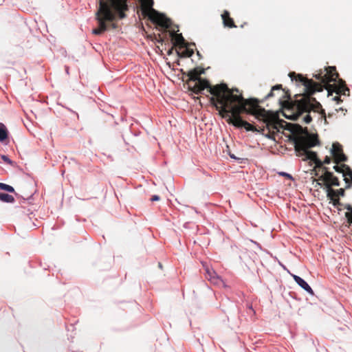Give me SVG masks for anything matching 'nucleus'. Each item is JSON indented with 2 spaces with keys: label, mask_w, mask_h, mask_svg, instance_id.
<instances>
[{
  "label": "nucleus",
  "mask_w": 352,
  "mask_h": 352,
  "mask_svg": "<svg viewBox=\"0 0 352 352\" xmlns=\"http://www.w3.org/2000/svg\"><path fill=\"white\" fill-rule=\"evenodd\" d=\"M211 93L210 104L219 111L222 118H228V123L237 128L243 127L248 131H258L254 126L241 118V114L245 113L254 116L265 124L266 136L269 138L274 139L275 133L279 132L280 129H284L286 122L280 120L277 113L261 107L258 99H245L237 89H230L226 84L221 83L212 89Z\"/></svg>",
  "instance_id": "nucleus-1"
},
{
  "label": "nucleus",
  "mask_w": 352,
  "mask_h": 352,
  "mask_svg": "<svg viewBox=\"0 0 352 352\" xmlns=\"http://www.w3.org/2000/svg\"><path fill=\"white\" fill-rule=\"evenodd\" d=\"M289 76L292 80H295L296 82H301L304 86V92L296 94L294 100H290L289 96L287 95L289 100L282 102L283 116L292 120H296L303 113H307L303 118V121L305 123L309 124L312 121V118L309 114L311 111L325 115L321 104L313 97L316 92H320L326 89L329 95L331 94L333 91L337 94L349 95V89L342 79H338V84H329L331 82H336L339 76L335 67H326L324 73L320 72L318 74H314V77L320 80L319 82L309 79L302 74H296L295 72H290Z\"/></svg>",
  "instance_id": "nucleus-2"
},
{
  "label": "nucleus",
  "mask_w": 352,
  "mask_h": 352,
  "mask_svg": "<svg viewBox=\"0 0 352 352\" xmlns=\"http://www.w3.org/2000/svg\"><path fill=\"white\" fill-rule=\"evenodd\" d=\"M128 10L126 0H100L99 8L96 12V20L98 28L94 29L92 33L96 35L101 34L107 30V22L111 23L112 28L116 25L113 23L117 16L124 19L126 16L124 12Z\"/></svg>",
  "instance_id": "nucleus-3"
},
{
  "label": "nucleus",
  "mask_w": 352,
  "mask_h": 352,
  "mask_svg": "<svg viewBox=\"0 0 352 352\" xmlns=\"http://www.w3.org/2000/svg\"><path fill=\"white\" fill-rule=\"evenodd\" d=\"M303 135H300L296 137L294 140L295 151L298 153V155H304V160H309L315 164V169H322L324 173V168L326 166H322V161L318 157L317 153L314 151H309V149L317 145H320V140L318 134L310 133L308 132L307 128L302 129Z\"/></svg>",
  "instance_id": "nucleus-4"
},
{
  "label": "nucleus",
  "mask_w": 352,
  "mask_h": 352,
  "mask_svg": "<svg viewBox=\"0 0 352 352\" xmlns=\"http://www.w3.org/2000/svg\"><path fill=\"white\" fill-rule=\"evenodd\" d=\"M153 0H141V10L142 15L147 16L153 23L165 30L171 25V21L164 14L155 10L153 6Z\"/></svg>",
  "instance_id": "nucleus-5"
},
{
  "label": "nucleus",
  "mask_w": 352,
  "mask_h": 352,
  "mask_svg": "<svg viewBox=\"0 0 352 352\" xmlns=\"http://www.w3.org/2000/svg\"><path fill=\"white\" fill-rule=\"evenodd\" d=\"M204 72L205 69L199 67H197L189 71L187 74L188 76L187 84L188 85L189 89L196 94H199L201 91L207 88L208 89L209 93L212 96L211 89L217 85L211 86L207 80L201 78L200 76L204 74Z\"/></svg>",
  "instance_id": "nucleus-6"
},
{
  "label": "nucleus",
  "mask_w": 352,
  "mask_h": 352,
  "mask_svg": "<svg viewBox=\"0 0 352 352\" xmlns=\"http://www.w3.org/2000/svg\"><path fill=\"white\" fill-rule=\"evenodd\" d=\"M324 173L319 177L318 180L323 182L327 188V197L333 201L334 204H336L339 202V197L344 196V189L333 190L332 186H340L339 179L333 175V173L328 170V168H324Z\"/></svg>",
  "instance_id": "nucleus-7"
},
{
  "label": "nucleus",
  "mask_w": 352,
  "mask_h": 352,
  "mask_svg": "<svg viewBox=\"0 0 352 352\" xmlns=\"http://www.w3.org/2000/svg\"><path fill=\"white\" fill-rule=\"evenodd\" d=\"M333 169L337 172L342 174L344 180L346 183V188L352 186V169L346 164L336 165Z\"/></svg>",
  "instance_id": "nucleus-8"
},
{
  "label": "nucleus",
  "mask_w": 352,
  "mask_h": 352,
  "mask_svg": "<svg viewBox=\"0 0 352 352\" xmlns=\"http://www.w3.org/2000/svg\"><path fill=\"white\" fill-rule=\"evenodd\" d=\"M331 153L334 163L337 165L340 162H344L347 160L346 156L343 153L342 146L338 142L333 144Z\"/></svg>",
  "instance_id": "nucleus-9"
},
{
  "label": "nucleus",
  "mask_w": 352,
  "mask_h": 352,
  "mask_svg": "<svg viewBox=\"0 0 352 352\" xmlns=\"http://www.w3.org/2000/svg\"><path fill=\"white\" fill-rule=\"evenodd\" d=\"M170 36L173 42L174 46H178L179 48L186 47V42L182 34H177L174 31L169 32Z\"/></svg>",
  "instance_id": "nucleus-10"
},
{
  "label": "nucleus",
  "mask_w": 352,
  "mask_h": 352,
  "mask_svg": "<svg viewBox=\"0 0 352 352\" xmlns=\"http://www.w3.org/2000/svg\"><path fill=\"white\" fill-rule=\"evenodd\" d=\"M221 19L223 21V24L224 27L228 28H236L234 20L230 17V12L228 10H224L221 14Z\"/></svg>",
  "instance_id": "nucleus-11"
},
{
  "label": "nucleus",
  "mask_w": 352,
  "mask_h": 352,
  "mask_svg": "<svg viewBox=\"0 0 352 352\" xmlns=\"http://www.w3.org/2000/svg\"><path fill=\"white\" fill-rule=\"evenodd\" d=\"M293 278L296 281V283L300 286L302 289H304L309 294L314 295V291L311 288V287L307 284V283L302 278L296 275H292Z\"/></svg>",
  "instance_id": "nucleus-12"
},
{
  "label": "nucleus",
  "mask_w": 352,
  "mask_h": 352,
  "mask_svg": "<svg viewBox=\"0 0 352 352\" xmlns=\"http://www.w3.org/2000/svg\"><path fill=\"white\" fill-rule=\"evenodd\" d=\"M190 45H192L194 46L195 45V43H191V44L186 43V47H184L186 49L182 52L180 53V52H177L179 56L182 57V58H186V57H190L193 55L194 51H193V49L189 48L188 46Z\"/></svg>",
  "instance_id": "nucleus-13"
},
{
  "label": "nucleus",
  "mask_w": 352,
  "mask_h": 352,
  "mask_svg": "<svg viewBox=\"0 0 352 352\" xmlns=\"http://www.w3.org/2000/svg\"><path fill=\"white\" fill-rule=\"evenodd\" d=\"M208 280L213 285H217V286H223L226 287V284L223 283L221 278L217 274V273L214 274V276H212L210 278H208Z\"/></svg>",
  "instance_id": "nucleus-14"
},
{
  "label": "nucleus",
  "mask_w": 352,
  "mask_h": 352,
  "mask_svg": "<svg viewBox=\"0 0 352 352\" xmlns=\"http://www.w3.org/2000/svg\"><path fill=\"white\" fill-rule=\"evenodd\" d=\"M208 280L213 285H217V286H223L226 287V284L223 283L221 278L217 274V273L214 274V276H212L210 278H208Z\"/></svg>",
  "instance_id": "nucleus-15"
},
{
  "label": "nucleus",
  "mask_w": 352,
  "mask_h": 352,
  "mask_svg": "<svg viewBox=\"0 0 352 352\" xmlns=\"http://www.w3.org/2000/svg\"><path fill=\"white\" fill-rule=\"evenodd\" d=\"M0 200L6 203H13L14 201V198L10 195L1 192L0 193Z\"/></svg>",
  "instance_id": "nucleus-16"
},
{
  "label": "nucleus",
  "mask_w": 352,
  "mask_h": 352,
  "mask_svg": "<svg viewBox=\"0 0 352 352\" xmlns=\"http://www.w3.org/2000/svg\"><path fill=\"white\" fill-rule=\"evenodd\" d=\"M8 138V130L6 126L0 122V141L3 142Z\"/></svg>",
  "instance_id": "nucleus-17"
},
{
  "label": "nucleus",
  "mask_w": 352,
  "mask_h": 352,
  "mask_svg": "<svg viewBox=\"0 0 352 352\" xmlns=\"http://www.w3.org/2000/svg\"><path fill=\"white\" fill-rule=\"evenodd\" d=\"M203 267L206 272V278L208 280V278L214 276L216 272L213 270V269L210 268L208 265L205 263H203Z\"/></svg>",
  "instance_id": "nucleus-18"
},
{
  "label": "nucleus",
  "mask_w": 352,
  "mask_h": 352,
  "mask_svg": "<svg viewBox=\"0 0 352 352\" xmlns=\"http://www.w3.org/2000/svg\"><path fill=\"white\" fill-rule=\"evenodd\" d=\"M28 203L25 201V200H23V205H21L20 207H17L18 208V212H20V213H23V214H27L28 215L29 214H32V211L30 210V209H28V211H25L24 209L25 208V206L26 204H28Z\"/></svg>",
  "instance_id": "nucleus-19"
},
{
  "label": "nucleus",
  "mask_w": 352,
  "mask_h": 352,
  "mask_svg": "<svg viewBox=\"0 0 352 352\" xmlns=\"http://www.w3.org/2000/svg\"><path fill=\"white\" fill-rule=\"evenodd\" d=\"M282 89V85H276L274 87H272L270 92L265 96V99L270 98L271 97H273L274 96V91H280Z\"/></svg>",
  "instance_id": "nucleus-20"
},
{
  "label": "nucleus",
  "mask_w": 352,
  "mask_h": 352,
  "mask_svg": "<svg viewBox=\"0 0 352 352\" xmlns=\"http://www.w3.org/2000/svg\"><path fill=\"white\" fill-rule=\"evenodd\" d=\"M0 189L3 190L8 191L9 192H14V189L12 186L6 184H3V183H1V182H0Z\"/></svg>",
  "instance_id": "nucleus-21"
},
{
  "label": "nucleus",
  "mask_w": 352,
  "mask_h": 352,
  "mask_svg": "<svg viewBox=\"0 0 352 352\" xmlns=\"http://www.w3.org/2000/svg\"><path fill=\"white\" fill-rule=\"evenodd\" d=\"M283 91H284L283 93V98L285 99V100H282V99H280L279 100V102H280V106L282 107V102L285 101V100H289L288 97H287V95L288 96H290L289 93L288 91H285V89H283ZM291 98V96H289ZM290 100H292L291 98H290Z\"/></svg>",
  "instance_id": "nucleus-22"
},
{
  "label": "nucleus",
  "mask_w": 352,
  "mask_h": 352,
  "mask_svg": "<svg viewBox=\"0 0 352 352\" xmlns=\"http://www.w3.org/2000/svg\"><path fill=\"white\" fill-rule=\"evenodd\" d=\"M331 157H329V156H326V157H324V161H323V162L322 161V165H323L324 164H330V163H331Z\"/></svg>",
  "instance_id": "nucleus-23"
},
{
  "label": "nucleus",
  "mask_w": 352,
  "mask_h": 352,
  "mask_svg": "<svg viewBox=\"0 0 352 352\" xmlns=\"http://www.w3.org/2000/svg\"><path fill=\"white\" fill-rule=\"evenodd\" d=\"M1 159H2L4 162H7L8 164H11V163H12V161H11V160L8 158V156H6V155H1Z\"/></svg>",
  "instance_id": "nucleus-24"
},
{
  "label": "nucleus",
  "mask_w": 352,
  "mask_h": 352,
  "mask_svg": "<svg viewBox=\"0 0 352 352\" xmlns=\"http://www.w3.org/2000/svg\"><path fill=\"white\" fill-rule=\"evenodd\" d=\"M346 217L349 222L352 223V210L351 212H346Z\"/></svg>",
  "instance_id": "nucleus-25"
},
{
  "label": "nucleus",
  "mask_w": 352,
  "mask_h": 352,
  "mask_svg": "<svg viewBox=\"0 0 352 352\" xmlns=\"http://www.w3.org/2000/svg\"><path fill=\"white\" fill-rule=\"evenodd\" d=\"M160 197L158 195H153L151 198V201H159Z\"/></svg>",
  "instance_id": "nucleus-26"
},
{
  "label": "nucleus",
  "mask_w": 352,
  "mask_h": 352,
  "mask_svg": "<svg viewBox=\"0 0 352 352\" xmlns=\"http://www.w3.org/2000/svg\"><path fill=\"white\" fill-rule=\"evenodd\" d=\"M333 100L336 101L338 103L342 101L340 96H335Z\"/></svg>",
  "instance_id": "nucleus-27"
},
{
  "label": "nucleus",
  "mask_w": 352,
  "mask_h": 352,
  "mask_svg": "<svg viewBox=\"0 0 352 352\" xmlns=\"http://www.w3.org/2000/svg\"><path fill=\"white\" fill-rule=\"evenodd\" d=\"M173 48H174V45L171 47V49L168 51V54H170L173 50Z\"/></svg>",
  "instance_id": "nucleus-28"
},
{
  "label": "nucleus",
  "mask_w": 352,
  "mask_h": 352,
  "mask_svg": "<svg viewBox=\"0 0 352 352\" xmlns=\"http://www.w3.org/2000/svg\"><path fill=\"white\" fill-rule=\"evenodd\" d=\"M197 56H199V57H201V55L200 54V52L199 51H197Z\"/></svg>",
  "instance_id": "nucleus-29"
},
{
  "label": "nucleus",
  "mask_w": 352,
  "mask_h": 352,
  "mask_svg": "<svg viewBox=\"0 0 352 352\" xmlns=\"http://www.w3.org/2000/svg\"><path fill=\"white\" fill-rule=\"evenodd\" d=\"M230 156L231 158H234V159L236 158V157L234 155H232V154H230Z\"/></svg>",
  "instance_id": "nucleus-30"
},
{
  "label": "nucleus",
  "mask_w": 352,
  "mask_h": 352,
  "mask_svg": "<svg viewBox=\"0 0 352 352\" xmlns=\"http://www.w3.org/2000/svg\"><path fill=\"white\" fill-rule=\"evenodd\" d=\"M245 24H246V23H244V24L241 25V28H243V27H244V25H245Z\"/></svg>",
  "instance_id": "nucleus-31"
},
{
  "label": "nucleus",
  "mask_w": 352,
  "mask_h": 352,
  "mask_svg": "<svg viewBox=\"0 0 352 352\" xmlns=\"http://www.w3.org/2000/svg\"><path fill=\"white\" fill-rule=\"evenodd\" d=\"M265 128L261 129V131H262L263 132H264V131H265Z\"/></svg>",
  "instance_id": "nucleus-32"
},
{
  "label": "nucleus",
  "mask_w": 352,
  "mask_h": 352,
  "mask_svg": "<svg viewBox=\"0 0 352 352\" xmlns=\"http://www.w3.org/2000/svg\"><path fill=\"white\" fill-rule=\"evenodd\" d=\"M317 184L321 186V184L320 182H317Z\"/></svg>",
  "instance_id": "nucleus-33"
},
{
  "label": "nucleus",
  "mask_w": 352,
  "mask_h": 352,
  "mask_svg": "<svg viewBox=\"0 0 352 352\" xmlns=\"http://www.w3.org/2000/svg\"><path fill=\"white\" fill-rule=\"evenodd\" d=\"M347 209H348V210H351V208L349 206V207H348V208H347Z\"/></svg>",
  "instance_id": "nucleus-34"
},
{
  "label": "nucleus",
  "mask_w": 352,
  "mask_h": 352,
  "mask_svg": "<svg viewBox=\"0 0 352 352\" xmlns=\"http://www.w3.org/2000/svg\"><path fill=\"white\" fill-rule=\"evenodd\" d=\"M159 266H160V267H162V264L159 263Z\"/></svg>",
  "instance_id": "nucleus-35"
}]
</instances>
